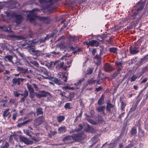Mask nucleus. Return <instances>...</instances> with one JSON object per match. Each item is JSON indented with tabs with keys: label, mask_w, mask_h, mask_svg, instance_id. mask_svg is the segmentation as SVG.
<instances>
[{
	"label": "nucleus",
	"mask_w": 148,
	"mask_h": 148,
	"mask_svg": "<svg viewBox=\"0 0 148 148\" xmlns=\"http://www.w3.org/2000/svg\"><path fill=\"white\" fill-rule=\"evenodd\" d=\"M39 93H35L36 96L38 98H40L42 97H45L48 96H51V94L49 92L46 91L44 90L39 91Z\"/></svg>",
	"instance_id": "6"
},
{
	"label": "nucleus",
	"mask_w": 148,
	"mask_h": 148,
	"mask_svg": "<svg viewBox=\"0 0 148 148\" xmlns=\"http://www.w3.org/2000/svg\"><path fill=\"white\" fill-rule=\"evenodd\" d=\"M140 94H139L137 96V97H136V100L133 103H134V104L138 106V105L139 103L140 102L141 99L140 98H138L139 97Z\"/></svg>",
	"instance_id": "47"
},
{
	"label": "nucleus",
	"mask_w": 148,
	"mask_h": 148,
	"mask_svg": "<svg viewBox=\"0 0 148 148\" xmlns=\"http://www.w3.org/2000/svg\"><path fill=\"white\" fill-rule=\"evenodd\" d=\"M119 66L116 71L112 75V76L113 77H115L119 74L120 73V71L123 68V67L122 65Z\"/></svg>",
	"instance_id": "24"
},
{
	"label": "nucleus",
	"mask_w": 148,
	"mask_h": 148,
	"mask_svg": "<svg viewBox=\"0 0 148 148\" xmlns=\"http://www.w3.org/2000/svg\"><path fill=\"white\" fill-rule=\"evenodd\" d=\"M9 146V145L8 143L6 142L3 146L1 147V148H8Z\"/></svg>",
	"instance_id": "62"
},
{
	"label": "nucleus",
	"mask_w": 148,
	"mask_h": 148,
	"mask_svg": "<svg viewBox=\"0 0 148 148\" xmlns=\"http://www.w3.org/2000/svg\"><path fill=\"white\" fill-rule=\"evenodd\" d=\"M29 12H31L32 13L35 14H36L37 12H40V10L39 9L37 8H36L33 9L32 10H31L30 11H29Z\"/></svg>",
	"instance_id": "49"
},
{
	"label": "nucleus",
	"mask_w": 148,
	"mask_h": 148,
	"mask_svg": "<svg viewBox=\"0 0 148 148\" xmlns=\"http://www.w3.org/2000/svg\"><path fill=\"white\" fill-rule=\"evenodd\" d=\"M105 96V95L103 94L101 95V97L98 101V104L99 105L101 106L104 103Z\"/></svg>",
	"instance_id": "21"
},
{
	"label": "nucleus",
	"mask_w": 148,
	"mask_h": 148,
	"mask_svg": "<svg viewBox=\"0 0 148 148\" xmlns=\"http://www.w3.org/2000/svg\"><path fill=\"white\" fill-rule=\"evenodd\" d=\"M29 13L27 16V19L30 22H32L37 19L40 21H45L46 23H49V18L48 17H42L37 16L35 14L31 13L29 12H28Z\"/></svg>",
	"instance_id": "2"
},
{
	"label": "nucleus",
	"mask_w": 148,
	"mask_h": 148,
	"mask_svg": "<svg viewBox=\"0 0 148 148\" xmlns=\"http://www.w3.org/2000/svg\"><path fill=\"white\" fill-rule=\"evenodd\" d=\"M13 135H11L9 137V142L12 144H14V141L13 139Z\"/></svg>",
	"instance_id": "52"
},
{
	"label": "nucleus",
	"mask_w": 148,
	"mask_h": 148,
	"mask_svg": "<svg viewBox=\"0 0 148 148\" xmlns=\"http://www.w3.org/2000/svg\"><path fill=\"white\" fill-rule=\"evenodd\" d=\"M137 106L134 104V103H133L131 108H130V111L133 112L136 109Z\"/></svg>",
	"instance_id": "55"
},
{
	"label": "nucleus",
	"mask_w": 148,
	"mask_h": 148,
	"mask_svg": "<svg viewBox=\"0 0 148 148\" xmlns=\"http://www.w3.org/2000/svg\"><path fill=\"white\" fill-rule=\"evenodd\" d=\"M114 105L110 103H107V105L106 106V110L108 112L110 113L111 112V109L114 108Z\"/></svg>",
	"instance_id": "25"
},
{
	"label": "nucleus",
	"mask_w": 148,
	"mask_h": 148,
	"mask_svg": "<svg viewBox=\"0 0 148 148\" xmlns=\"http://www.w3.org/2000/svg\"><path fill=\"white\" fill-rule=\"evenodd\" d=\"M71 138L72 139V135L71 136L70 135H69L66 136L63 138L62 139V140L63 141H64L67 140H70L71 139Z\"/></svg>",
	"instance_id": "46"
},
{
	"label": "nucleus",
	"mask_w": 148,
	"mask_h": 148,
	"mask_svg": "<svg viewBox=\"0 0 148 148\" xmlns=\"http://www.w3.org/2000/svg\"><path fill=\"white\" fill-rule=\"evenodd\" d=\"M58 77L62 79L63 81L65 82H66L67 80V77L66 76V74L64 73H58Z\"/></svg>",
	"instance_id": "16"
},
{
	"label": "nucleus",
	"mask_w": 148,
	"mask_h": 148,
	"mask_svg": "<svg viewBox=\"0 0 148 148\" xmlns=\"http://www.w3.org/2000/svg\"><path fill=\"white\" fill-rule=\"evenodd\" d=\"M64 64V62H58L56 66V68L58 69H62Z\"/></svg>",
	"instance_id": "33"
},
{
	"label": "nucleus",
	"mask_w": 148,
	"mask_h": 148,
	"mask_svg": "<svg viewBox=\"0 0 148 148\" xmlns=\"http://www.w3.org/2000/svg\"><path fill=\"white\" fill-rule=\"evenodd\" d=\"M84 43L88 47L95 46L97 47L99 46V42L95 40H89V42H88L87 41H85L84 42Z\"/></svg>",
	"instance_id": "9"
},
{
	"label": "nucleus",
	"mask_w": 148,
	"mask_h": 148,
	"mask_svg": "<svg viewBox=\"0 0 148 148\" xmlns=\"http://www.w3.org/2000/svg\"><path fill=\"white\" fill-rule=\"evenodd\" d=\"M83 49V48L82 47L79 48L77 49L76 50H75L74 51L73 53H73V54H76V53L80 52L81 51H82Z\"/></svg>",
	"instance_id": "53"
},
{
	"label": "nucleus",
	"mask_w": 148,
	"mask_h": 148,
	"mask_svg": "<svg viewBox=\"0 0 148 148\" xmlns=\"http://www.w3.org/2000/svg\"><path fill=\"white\" fill-rule=\"evenodd\" d=\"M147 47V45L146 43L144 44L141 46V47L140 49L141 53H143L146 51Z\"/></svg>",
	"instance_id": "37"
},
{
	"label": "nucleus",
	"mask_w": 148,
	"mask_h": 148,
	"mask_svg": "<svg viewBox=\"0 0 148 148\" xmlns=\"http://www.w3.org/2000/svg\"><path fill=\"white\" fill-rule=\"evenodd\" d=\"M106 107L104 106L98 107L97 108V110L98 112H102L104 111Z\"/></svg>",
	"instance_id": "45"
},
{
	"label": "nucleus",
	"mask_w": 148,
	"mask_h": 148,
	"mask_svg": "<svg viewBox=\"0 0 148 148\" xmlns=\"http://www.w3.org/2000/svg\"><path fill=\"white\" fill-rule=\"evenodd\" d=\"M4 59L5 61L11 62L13 64H15L17 62H16L17 56L15 54L13 56L10 55H7L4 57Z\"/></svg>",
	"instance_id": "5"
},
{
	"label": "nucleus",
	"mask_w": 148,
	"mask_h": 148,
	"mask_svg": "<svg viewBox=\"0 0 148 148\" xmlns=\"http://www.w3.org/2000/svg\"><path fill=\"white\" fill-rule=\"evenodd\" d=\"M9 104L11 106L14 105V107H16L17 106L18 103L13 99H12L10 100L9 102Z\"/></svg>",
	"instance_id": "40"
},
{
	"label": "nucleus",
	"mask_w": 148,
	"mask_h": 148,
	"mask_svg": "<svg viewBox=\"0 0 148 148\" xmlns=\"http://www.w3.org/2000/svg\"><path fill=\"white\" fill-rule=\"evenodd\" d=\"M71 103H66L64 106V108L66 109H70L72 107H70Z\"/></svg>",
	"instance_id": "51"
},
{
	"label": "nucleus",
	"mask_w": 148,
	"mask_h": 148,
	"mask_svg": "<svg viewBox=\"0 0 148 148\" xmlns=\"http://www.w3.org/2000/svg\"><path fill=\"white\" fill-rule=\"evenodd\" d=\"M68 38L69 40L72 42H76L78 40L77 37L76 36H69Z\"/></svg>",
	"instance_id": "34"
},
{
	"label": "nucleus",
	"mask_w": 148,
	"mask_h": 148,
	"mask_svg": "<svg viewBox=\"0 0 148 148\" xmlns=\"http://www.w3.org/2000/svg\"><path fill=\"white\" fill-rule=\"evenodd\" d=\"M145 1L144 2H138V8L137 9V11H139L143 9L145 4Z\"/></svg>",
	"instance_id": "18"
},
{
	"label": "nucleus",
	"mask_w": 148,
	"mask_h": 148,
	"mask_svg": "<svg viewBox=\"0 0 148 148\" xmlns=\"http://www.w3.org/2000/svg\"><path fill=\"white\" fill-rule=\"evenodd\" d=\"M103 121V118L101 116L99 115L98 116V119L97 120V121L99 123H101V122Z\"/></svg>",
	"instance_id": "58"
},
{
	"label": "nucleus",
	"mask_w": 148,
	"mask_h": 148,
	"mask_svg": "<svg viewBox=\"0 0 148 148\" xmlns=\"http://www.w3.org/2000/svg\"><path fill=\"white\" fill-rule=\"evenodd\" d=\"M5 14L6 16L3 14L2 17L3 18V20L6 21L7 20H10L12 18H15V23L17 25H19L21 23L22 20L23 19V17L21 15H17L15 12H5Z\"/></svg>",
	"instance_id": "1"
},
{
	"label": "nucleus",
	"mask_w": 148,
	"mask_h": 148,
	"mask_svg": "<svg viewBox=\"0 0 148 148\" xmlns=\"http://www.w3.org/2000/svg\"><path fill=\"white\" fill-rule=\"evenodd\" d=\"M130 133L132 136L136 134L137 133L136 127L135 126L133 127L130 131Z\"/></svg>",
	"instance_id": "31"
},
{
	"label": "nucleus",
	"mask_w": 148,
	"mask_h": 148,
	"mask_svg": "<svg viewBox=\"0 0 148 148\" xmlns=\"http://www.w3.org/2000/svg\"><path fill=\"white\" fill-rule=\"evenodd\" d=\"M97 83L99 84H101L103 82V78H101V79H99L96 80Z\"/></svg>",
	"instance_id": "61"
},
{
	"label": "nucleus",
	"mask_w": 148,
	"mask_h": 148,
	"mask_svg": "<svg viewBox=\"0 0 148 148\" xmlns=\"http://www.w3.org/2000/svg\"><path fill=\"white\" fill-rule=\"evenodd\" d=\"M104 69L106 72H110L112 70V66L109 63H107L105 65Z\"/></svg>",
	"instance_id": "19"
},
{
	"label": "nucleus",
	"mask_w": 148,
	"mask_h": 148,
	"mask_svg": "<svg viewBox=\"0 0 148 148\" xmlns=\"http://www.w3.org/2000/svg\"><path fill=\"white\" fill-rule=\"evenodd\" d=\"M38 70L41 73H42L45 75H47V74L48 72L47 70L45 68L39 67L38 68Z\"/></svg>",
	"instance_id": "22"
},
{
	"label": "nucleus",
	"mask_w": 148,
	"mask_h": 148,
	"mask_svg": "<svg viewBox=\"0 0 148 148\" xmlns=\"http://www.w3.org/2000/svg\"><path fill=\"white\" fill-rule=\"evenodd\" d=\"M16 62H17L15 64H16L17 65H27L29 63L28 59L26 58V56L19 59L17 56V59L16 60Z\"/></svg>",
	"instance_id": "4"
},
{
	"label": "nucleus",
	"mask_w": 148,
	"mask_h": 148,
	"mask_svg": "<svg viewBox=\"0 0 148 148\" xmlns=\"http://www.w3.org/2000/svg\"><path fill=\"white\" fill-rule=\"evenodd\" d=\"M35 34L34 33H33L31 30L29 31V36L30 38H32L34 36V35Z\"/></svg>",
	"instance_id": "59"
},
{
	"label": "nucleus",
	"mask_w": 148,
	"mask_h": 148,
	"mask_svg": "<svg viewBox=\"0 0 148 148\" xmlns=\"http://www.w3.org/2000/svg\"><path fill=\"white\" fill-rule=\"evenodd\" d=\"M20 140L21 142H23L27 145H31L33 143L32 141L29 140L26 137L23 136L20 137Z\"/></svg>",
	"instance_id": "13"
},
{
	"label": "nucleus",
	"mask_w": 148,
	"mask_h": 148,
	"mask_svg": "<svg viewBox=\"0 0 148 148\" xmlns=\"http://www.w3.org/2000/svg\"><path fill=\"white\" fill-rule=\"evenodd\" d=\"M133 144L132 143H130V144L126 146L125 148H132V147H133Z\"/></svg>",
	"instance_id": "64"
},
{
	"label": "nucleus",
	"mask_w": 148,
	"mask_h": 148,
	"mask_svg": "<svg viewBox=\"0 0 148 148\" xmlns=\"http://www.w3.org/2000/svg\"><path fill=\"white\" fill-rule=\"evenodd\" d=\"M138 49L139 47H132L131 46L129 49V51L131 54H135L139 52Z\"/></svg>",
	"instance_id": "14"
},
{
	"label": "nucleus",
	"mask_w": 148,
	"mask_h": 148,
	"mask_svg": "<svg viewBox=\"0 0 148 148\" xmlns=\"http://www.w3.org/2000/svg\"><path fill=\"white\" fill-rule=\"evenodd\" d=\"M141 70V71L139 73L141 76L146 72L148 71V64L145 66L142 67Z\"/></svg>",
	"instance_id": "27"
},
{
	"label": "nucleus",
	"mask_w": 148,
	"mask_h": 148,
	"mask_svg": "<svg viewBox=\"0 0 148 148\" xmlns=\"http://www.w3.org/2000/svg\"><path fill=\"white\" fill-rule=\"evenodd\" d=\"M31 63L36 67L39 66V64L36 61H33L31 62Z\"/></svg>",
	"instance_id": "63"
},
{
	"label": "nucleus",
	"mask_w": 148,
	"mask_h": 148,
	"mask_svg": "<svg viewBox=\"0 0 148 148\" xmlns=\"http://www.w3.org/2000/svg\"><path fill=\"white\" fill-rule=\"evenodd\" d=\"M145 58H140L136 62V64L138 66H140L145 62Z\"/></svg>",
	"instance_id": "26"
},
{
	"label": "nucleus",
	"mask_w": 148,
	"mask_h": 148,
	"mask_svg": "<svg viewBox=\"0 0 148 148\" xmlns=\"http://www.w3.org/2000/svg\"><path fill=\"white\" fill-rule=\"evenodd\" d=\"M20 140L21 142H23L27 145H31L33 143L32 141L29 140L26 137L23 136L20 137Z\"/></svg>",
	"instance_id": "12"
},
{
	"label": "nucleus",
	"mask_w": 148,
	"mask_h": 148,
	"mask_svg": "<svg viewBox=\"0 0 148 148\" xmlns=\"http://www.w3.org/2000/svg\"><path fill=\"white\" fill-rule=\"evenodd\" d=\"M141 76V75L139 73H136V74H134L131 77L130 80V81L131 82H134L137 79L139 78Z\"/></svg>",
	"instance_id": "20"
},
{
	"label": "nucleus",
	"mask_w": 148,
	"mask_h": 148,
	"mask_svg": "<svg viewBox=\"0 0 148 148\" xmlns=\"http://www.w3.org/2000/svg\"><path fill=\"white\" fill-rule=\"evenodd\" d=\"M118 49L116 47H112L109 49V51L110 52L113 53H117V51Z\"/></svg>",
	"instance_id": "41"
},
{
	"label": "nucleus",
	"mask_w": 148,
	"mask_h": 148,
	"mask_svg": "<svg viewBox=\"0 0 148 148\" xmlns=\"http://www.w3.org/2000/svg\"><path fill=\"white\" fill-rule=\"evenodd\" d=\"M50 53H51V55H52V57H53L54 55H58L60 53V52H56L55 51L51 52Z\"/></svg>",
	"instance_id": "60"
},
{
	"label": "nucleus",
	"mask_w": 148,
	"mask_h": 148,
	"mask_svg": "<svg viewBox=\"0 0 148 148\" xmlns=\"http://www.w3.org/2000/svg\"><path fill=\"white\" fill-rule=\"evenodd\" d=\"M52 81L54 83L58 85H60L62 84V82L60 80H59L56 78H53L52 79Z\"/></svg>",
	"instance_id": "36"
},
{
	"label": "nucleus",
	"mask_w": 148,
	"mask_h": 148,
	"mask_svg": "<svg viewBox=\"0 0 148 148\" xmlns=\"http://www.w3.org/2000/svg\"><path fill=\"white\" fill-rule=\"evenodd\" d=\"M86 137V135L83 132H79L72 135V139L75 142H79Z\"/></svg>",
	"instance_id": "3"
},
{
	"label": "nucleus",
	"mask_w": 148,
	"mask_h": 148,
	"mask_svg": "<svg viewBox=\"0 0 148 148\" xmlns=\"http://www.w3.org/2000/svg\"><path fill=\"white\" fill-rule=\"evenodd\" d=\"M8 101L7 99H1L0 100V106L2 107L3 108L7 106L5 105V103Z\"/></svg>",
	"instance_id": "30"
},
{
	"label": "nucleus",
	"mask_w": 148,
	"mask_h": 148,
	"mask_svg": "<svg viewBox=\"0 0 148 148\" xmlns=\"http://www.w3.org/2000/svg\"><path fill=\"white\" fill-rule=\"evenodd\" d=\"M140 124H139L138 128V136L139 137H143L144 136V133L143 130L142 128L140 127Z\"/></svg>",
	"instance_id": "23"
},
{
	"label": "nucleus",
	"mask_w": 148,
	"mask_h": 148,
	"mask_svg": "<svg viewBox=\"0 0 148 148\" xmlns=\"http://www.w3.org/2000/svg\"><path fill=\"white\" fill-rule=\"evenodd\" d=\"M27 87L29 92V97L31 99H33L35 97L34 91L33 88L32 87V86L29 84L28 83H27Z\"/></svg>",
	"instance_id": "10"
},
{
	"label": "nucleus",
	"mask_w": 148,
	"mask_h": 148,
	"mask_svg": "<svg viewBox=\"0 0 148 148\" xmlns=\"http://www.w3.org/2000/svg\"><path fill=\"white\" fill-rule=\"evenodd\" d=\"M36 114L37 116L42 115L43 114L42 108L41 107H38L36 109Z\"/></svg>",
	"instance_id": "28"
},
{
	"label": "nucleus",
	"mask_w": 148,
	"mask_h": 148,
	"mask_svg": "<svg viewBox=\"0 0 148 148\" xmlns=\"http://www.w3.org/2000/svg\"><path fill=\"white\" fill-rule=\"evenodd\" d=\"M84 131L86 132L87 133H90V132L91 131V127L89 124H87L85 127Z\"/></svg>",
	"instance_id": "35"
},
{
	"label": "nucleus",
	"mask_w": 148,
	"mask_h": 148,
	"mask_svg": "<svg viewBox=\"0 0 148 148\" xmlns=\"http://www.w3.org/2000/svg\"><path fill=\"white\" fill-rule=\"evenodd\" d=\"M95 111L94 109H92L90 111V115L88 116L87 115L86 116L89 118H90L92 116H94L95 115Z\"/></svg>",
	"instance_id": "56"
},
{
	"label": "nucleus",
	"mask_w": 148,
	"mask_h": 148,
	"mask_svg": "<svg viewBox=\"0 0 148 148\" xmlns=\"http://www.w3.org/2000/svg\"><path fill=\"white\" fill-rule=\"evenodd\" d=\"M9 109H7L4 111L3 114V117L5 118L8 116L10 112H8L9 111Z\"/></svg>",
	"instance_id": "44"
},
{
	"label": "nucleus",
	"mask_w": 148,
	"mask_h": 148,
	"mask_svg": "<svg viewBox=\"0 0 148 148\" xmlns=\"http://www.w3.org/2000/svg\"><path fill=\"white\" fill-rule=\"evenodd\" d=\"M4 2L8 5L9 7L14 6L16 4V2L14 0H8L7 1H4Z\"/></svg>",
	"instance_id": "17"
},
{
	"label": "nucleus",
	"mask_w": 148,
	"mask_h": 148,
	"mask_svg": "<svg viewBox=\"0 0 148 148\" xmlns=\"http://www.w3.org/2000/svg\"><path fill=\"white\" fill-rule=\"evenodd\" d=\"M78 126L79 128H76L77 132H79L81 131L83 128V125L81 124H79L78 125Z\"/></svg>",
	"instance_id": "54"
},
{
	"label": "nucleus",
	"mask_w": 148,
	"mask_h": 148,
	"mask_svg": "<svg viewBox=\"0 0 148 148\" xmlns=\"http://www.w3.org/2000/svg\"><path fill=\"white\" fill-rule=\"evenodd\" d=\"M30 53L33 56L32 57L34 59H36L39 56H42L43 55V53L41 52L37 51L33 49H31Z\"/></svg>",
	"instance_id": "7"
},
{
	"label": "nucleus",
	"mask_w": 148,
	"mask_h": 148,
	"mask_svg": "<svg viewBox=\"0 0 148 148\" xmlns=\"http://www.w3.org/2000/svg\"><path fill=\"white\" fill-rule=\"evenodd\" d=\"M27 43V45H28L27 47L28 48H29V47L31 48V47H34V44L33 43V41H32L31 42L29 41Z\"/></svg>",
	"instance_id": "50"
},
{
	"label": "nucleus",
	"mask_w": 148,
	"mask_h": 148,
	"mask_svg": "<svg viewBox=\"0 0 148 148\" xmlns=\"http://www.w3.org/2000/svg\"><path fill=\"white\" fill-rule=\"evenodd\" d=\"M79 87H77L76 88H74L73 87H71L68 86H66L63 87L62 89L64 90L65 89H67L69 90H74L75 89H78L79 88Z\"/></svg>",
	"instance_id": "42"
},
{
	"label": "nucleus",
	"mask_w": 148,
	"mask_h": 148,
	"mask_svg": "<svg viewBox=\"0 0 148 148\" xmlns=\"http://www.w3.org/2000/svg\"><path fill=\"white\" fill-rule=\"evenodd\" d=\"M16 70L18 71H19L24 74H26V73H28V69L27 68L18 66L16 68Z\"/></svg>",
	"instance_id": "15"
},
{
	"label": "nucleus",
	"mask_w": 148,
	"mask_h": 148,
	"mask_svg": "<svg viewBox=\"0 0 148 148\" xmlns=\"http://www.w3.org/2000/svg\"><path fill=\"white\" fill-rule=\"evenodd\" d=\"M65 119V116L64 115H59L57 117V119L58 122L60 123L63 121Z\"/></svg>",
	"instance_id": "32"
},
{
	"label": "nucleus",
	"mask_w": 148,
	"mask_h": 148,
	"mask_svg": "<svg viewBox=\"0 0 148 148\" xmlns=\"http://www.w3.org/2000/svg\"><path fill=\"white\" fill-rule=\"evenodd\" d=\"M66 130V127L65 126L60 127H59L58 129V133L59 134L61 133H64Z\"/></svg>",
	"instance_id": "29"
},
{
	"label": "nucleus",
	"mask_w": 148,
	"mask_h": 148,
	"mask_svg": "<svg viewBox=\"0 0 148 148\" xmlns=\"http://www.w3.org/2000/svg\"><path fill=\"white\" fill-rule=\"evenodd\" d=\"M5 67L3 64V62L2 60L0 58V73L3 71Z\"/></svg>",
	"instance_id": "38"
},
{
	"label": "nucleus",
	"mask_w": 148,
	"mask_h": 148,
	"mask_svg": "<svg viewBox=\"0 0 148 148\" xmlns=\"http://www.w3.org/2000/svg\"><path fill=\"white\" fill-rule=\"evenodd\" d=\"M93 68H88L87 70V72L86 73V74L87 75H90L92 73L93 71Z\"/></svg>",
	"instance_id": "48"
},
{
	"label": "nucleus",
	"mask_w": 148,
	"mask_h": 148,
	"mask_svg": "<svg viewBox=\"0 0 148 148\" xmlns=\"http://www.w3.org/2000/svg\"><path fill=\"white\" fill-rule=\"evenodd\" d=\"M126 106V103L124 101H122L121 105V110L123 112L125 110V108Z\"/></svg>",
	"instance_id": "39"
},
{
	"label": "nucleus",
	"mask_w": 148,
	"mask_h": 148,
	"mask_svg": "<svg viewBox=\"0 0 148 148\" xmlns=\"http://www.w3.org/2000/svg\"><path fill=\"white\" fill-rule=\"evenodd\" d=\"M24 80V79L21 78H14L12 79V86H15L16 84L19 85L21 84L20 82H23Z\"/></svg>",
	"instance_id": "11"
},
{
	"label": "nucleus",
	"mask_w": 148,
	"mask_h": 148,
	"mask_svg": "<svg viewBox=\"0 0 148 148\" xmlns=\"http://www.w3.org/2000/svg\"><path fill=\"white\" fill-rule=\"evenodd\" d=\"M85 80L84 78H82L80 79L78 81L77 83L74 84V85L77 86H79V85L81 84Z\"/></svg>",
	"instance_id": "43"
},
{
	"label": "nucleus",
	"mask_w": 148,
	"mask_h": 148,
	"mask_svg": "<svg viewBox=\"0 0 148 148\" xmlns=\"http://www.w3.org/2000/svg\"><path fill=\"white\" fill-rule=\"evenodd\" d=\"M44 121V117L43 115L40 116L35 119L34 126L35 127L41 125Z\"/></svg>",
	"instance_id": "8"
},
{
	"label": "nucleus",
	"mask_w": 148,
	"mask_h": 148,
	"mask_svg": "<svg viewBox=\"0 0 148 148\" xmlns=\"http://www.w3.org/2000/svg\"><path fill=\"white\" fill-rule=\"evenodd\" d=\"M96 80H94L92 79H89L87 81V82L88 84H93L94 82H96Z\"/></svg>",
	"instance_id": "57"
}]
</instances>
